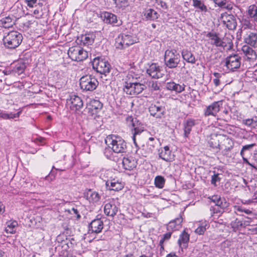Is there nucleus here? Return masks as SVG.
<instances>
[{
	"mask_svg": "<svg viewBox=\"0 0 257 257\" xmlns=\"http://www.w3.org/2000/svg\"><path fill=\"white\" fill-rule=\"evenodd\" d=\"M122 164L124 169L131 171L137 167V161L132 156H126L123 157Z\"/></svg>",
	"mask_w": 257,
	"mask_h": 257,
	"instance_id": "20",
	"label": "nucleus"
},
{
	"mask_svg": "<svg viewBox=\"0 0 257 257\" xmlns=\"http://www.w3.org/2000/svg\"><path fill=\"white\" fill-rule=\"evenodd\" d=\"M79 84L81 89L83 90L92 91L97 88L98 81L94 76L86 75L81 77Z\"/></svg>",
	"mask_w": 257,
	"mask_h": 257,
	"instance_id": "4",
	"label": "nucleus"
},
{
	"mask_svg": "<svg viewBox=\"0 0 257 257\" xmlns=\"http://www.w3.org/2000/svg\"><path fill=\"white\" fill-rule=\"evenodd\" d=\"M220 196L217 195H213L210 198V199L216 205L218 203V201L220 200Z\"/></svg>",
	"mask_w": 257,
	"mask_h": 257,
	"instance_id": "59",
	"label": "nucleus"
},
{
	"mask_svg": "<svg viewBox=\"0 0 257 257\" xmlns=\"http://www.w3.org/2000/svg\"><path fill=\"white\" fill-rule=\"evenodd\" d=\"M103 228V222L100 219L93 220L89 225L88 233L100 232Z\"/></svg>",
	"mask_w": 257,
	"mask_h": 257,
	"instance_id": "18",
	"label": "nucleus"
},
{
	"mask_svg": "<svg viewBox=\"0 0 257 257\" xmlns=\"http://www.w3.org/2000/svg\"><path fill=\"white\" fill-rule=\"evenodd\" d=\"M192 130V128L190 127H188L186 125L184 124V136L185 137H187L189 135V134L190 133L191 131Z\"/></svg>",
	"mask_w": 257,
	"mask_h": 257,
	"instance_id": "62",
	"label": "nucleus"
},
{
	"mask_svg": "<svg viewBox=\"0 0 257 257\" xmlns=\"http://www.w3.org/2000/svg\"><path fill=\"white\" fill-rule=\"evenodd\" d=\"M206 37L208 38V43L212 46L223 49L227 46L223 39L219 37V34L217 33L209 32L207 34Z\"/></svg>",
	"mask_w": 257,
	"mask_h": 257,
	"instance_id": "9",
	"label": "nucleus"
},
{
	"mask_svg": "<svg viewBox=\"0 0 257 257\" xmlns=\"http://www.w3.org/2000/svg\"><path fill=\"white\" fill-rule=\"evenodd\" d=\"M197 227L195 230V232L198 234L202 235L206 231L208 226V223L206 221H201L196 223Z\"/></svg>",
	"mask_w": 257,
	"mask_h": 257,
	"instance_id": "32",
	"label": "nucleus"
},
{
	"mask_svg": "<svg viewBox=\"0 0 257 257\" xmlns=\"http://www.w3.org/2000/svg\"><path fill=\"white\" fill-rule=\"evenodd\" d=\"M100 18L103 21L112 26H118L121 24V22L118 23L117 16L108 12H103L100 14Z\"/></svg>",
	"mask_w": 257,
	"mask_h": 257,
	"instance_id": "14",
	"label": "nucleus"
},
{
	"mask_svg": "<svg viewBox=\"0 0 257 257\" xmlns=\"http://www.w3.org/2000/svg\"><path fill=\"white\" fill-rule=\"evenodd\" d=\"M220 18L223 24L229 30H234L236 28L237 23L233 15L224 13L221 14Z\"/></svg>",
	"mask_w": 257,
	"mask_h": 257,
	"instance_id": "12",
	"label": "nucleus"
},
{
	"mask_svg": "<svg viewBox=\"0 0 257 257\" xmlns=\"http://www.w3.org/2000/svg\"><path fill=\"white\" fill-rule=\"evenodd\" d=\"M147 73L153 78L158 79L161 76V71L159 66L152 64L147 70Z\"/></svg>",
	"mask_w": 257,
	"mask_h": 257,
	"instance_id": "25",
	"label": "nucleus"
},
{
	"mask_svg": "<svg viewBox=\"0 0 257 257\" xmlns=\"http://www.w3.org/2000/svg\"><path fill=\"white\" fill-rule=\"evenodd\" d=\"M243 123L246 125L254 128L253 117L250 119H246L243 120Z\"/></svg>",
	"mask_w": 257,
	"mask_h": 257,
	"instance_id": "56",
	"label": "nucleus"
},
{
	"mask_svg": "<svg viewBox=\"0 0 257 257\" xmlns=\"http://www.w3.org/2000/svg\"><path fill=\"white\" fill-rule=\"evenodd\" d=\"M248 14L257 22V7L254 5H250L248 8Z\"/></svg>",
	"mask_w": 257,
	"mask_h": 257,
	"instance_id": "41",
	"label": "nucleus"
},
{
	"mask_svg": "<svg viewBox=\"0 0 257 257\" xmlns=\"http://www.w3.org/2000/svg\"><path fill=\"white\" fill-rule=\"evenodd\" d=\"M244 42L247 45L257 48V33L253 32H246L244 36Z\"/></svg>",
	"mask_w": 257,
	"mask_h": 257,
	"instance_id": "19",
	"label": "nucleus"
},
{
	"mask_svg": "<svg viewBox=\"0 0 257 257\" xmlns=\"http://www.w3.org/2000/svg\"><path fill=\"white\" fill-rule=\"evenodd\" d=\"M14 25L12 18L10 17H6L0 20V25L1 27L9 28L12 27Z\"/></svg>",
	"mask_w": 257,
	"mask_h": 257,
	"instance_id": "36",
	"label": "nucleus"
},
{
	"mask_svg": "<svg viewBox=\"0 0 257 257\" xmlns=\"http://www.w3.org/2000/svg\"><path fill=\"white\" fill-rule=\"evenodd\" d=\"M21 113V111H18L17 113H14L13 112L7 113L5 111L0 112V118L5 119H13L15 118H18Z\"/></svg>",
	"mask_w": 257,
	"mask_h": 257,
	"instance_id": "35",
	"label": "nucleus"
},
{
	"mask_svg": "<svg viewBox=\"0 0 257 257\" xmlns=\"http://www.w3.org/2000/svg\"><path fill=\"white\" fill-rule=\"evenodd\" d=\"M223 136L221 135H214L212 136L209 141V144L211 147L214 149H219L220 143Z\"/></svg>",
	"mask_w": 257,
	"mask_h": 257,
	"instance_id": "28",
	"label": "nucleus"
},
{
	"mask_svg": "<svg viewBox=\"0 0 257 257\" xmlns=\"http://www.w3.org/2000/svg\"><path fill=\"white\" fill-rule=\"evenodd\" d=\"M95 36L93 34H87L82 37V41L84 45H89L92 44L94 41Z\"/></svg>",
	"mask_w": 257,
	"mask_h": 257,
	"instance_id": "42",
	"label": "nucleus"
},
{
	"mask_svg": "<svg viewBox=\"0 0 257 257\" xmlns=\"http://www.w3.org/2000/svg\"><path fill=\"white\" fill-rule=\"evenodd\" d=\"M25 69L26 65L24 63H18L16 65L14 71L18 75H20L24 72Z\"/></svg>",
	"mask_w": 257,
	"mask_h": 257,
	"instance_id": "46",
	"label": "nucleus"
},
{
	"mask_svg": "<svg viewBox=\"0 0 257 257\" xmlns=\"http://www.w3.org/2000/svg\"><path fill=\"white\" fill-rule=\"evenodd\" d=\"M5 231L7 233H15L18 227V222L15 220H10L7 222Z\"/></svg>",
	"mask_w": 257,
	"mask_h": 257,
	"instance_id": "31",
	"label": "nucleus"
},
{
	"mask_svg": "<svg viewBox=\"0 0 257 257\" xmlns=\"http://www.w3.org/2000/svg\"><path fill=\"white\" fill-rule=\"evenodd\" d=\"M193 6L199 9L200 11L206 13L208 11L207 7L200 0H192Z\"/></svg>",
	"mask_w": 257,
	"mask_h": 257,
	"instance_id": "39",
	"label": "nucleus"
},
{
	"mask_svg": "<svg viewBox=\"0 0 257 257\" xmlns=\"http://www.w3.org/2000/svg\"><path fill=\"white\" fill-rule=\"evenodd\" d=\"M126 47L137 42V38L131 35L121 34Z\"/></svg>",
	"mask_w": 257,
	"mask_h": 257,
	"instance_id": "33",
	"label": "nucleus"
},
{
	"mask_svg": "<svg viewBox=\"0 0 257 257\" xmlns=\"http://www.w3.org/2000/svg\"><path fill=\"white\" fill-rule=\"evenodd\" d=\"M184 124L192 128V127L195 125V120L194 119L189 118L186 120V122Z\"/></svg>",
	"mask_w": 257,
	"mask_h": 257,
	"instance_id": "60",
	"label": "nucleus"
},
{
	"mask_svg": "<svg viewBox=\"0 0 257 257\" xmlns=\"http://www.w3.org/2000/svg\"><path fill=\"white\" fill-rule=\"evenodd\" d=\"M144 16L147 20H154L158 18V14L155 10L150 9L145 12Z\"/></svg>",
	"mask_w": 257,
	"mask_h": 257,
	"instance_id": "37",
	"label": "nucleus"
},
{
	"mask_svg": "<svg viewBox=\"0 0 257 257\" xmlns=\"http://www.w3.org/2000/svg\"><path fill=\"white\" fill-rule=\"evenodd\" d=\"M216 206L220 207L222 209H225L228 207L229 203L226 201V199L223 197H220L219 201Z\"/></svg>",
	"mask_w": 257,
	"mask_h": 257,
	"instance_id": "53",
	"label": "nucleus"
},
{
	"mask_svg": "<svg viewBox=\"0 0 257 257\" xmlns=\"http://www.w3.org/2000/svg\"><path fill=\"white\" fill-rule=\"evenodd\" d=\"M84 196L90 203L95 205L100 204L101 195L98 192L93 191L91 189H89L84 193Z\"/></svg>",
	"mask_w": 257,
	"mask_h": 257,
	"instance_id": "16",
	"label": "nucleus"
},
{
	"mask_svg": "<svg viewBox=\"0 0 257 257\" xmlns=\"http://www.w3.org/2000/svg\"><path fill=\"white\" fill-rule=\"evenodd\" d=\"M241 51L245 58L249 61H254L256 59L255 52L248 45H244L242 47Z\"/></svg>",
	"mask_w": 257,
	"mask_h": 257,
	"instance_id": "24",
	"label": "nucleus"
},
{
	"mask_svg": "<svg viewBox=\"0 0 257 257\" xmlns=\"http://www.w3.org/2000/svg\"><path fill=\"white\" fill-rule=\"evenodd\" d=\"M126 120L127 124L129 125H131L133 127L132 130L133 134L132 139L134 144L137 146L136 136L140 135L144 131V128L142 125H140L137 118H134L132 116H128L126 118Z\"/></svg>",
	"mask_w": 257,
	"mask_h": 257,
	"instance_id": "7",
	"label": "nucleus"
},
{
	"mask_svg": "<svg viewBox=\"0 0 257 257\" xmlns=\"http://www.w3.org/2000/svg\"><path fill=\"white\" fill-rule=\"evenodd\" d=\"M255 144L244 145L242 147L240 153V154L243 159V162L250 166H252V165L249 163L246 156L247 154L250 153L251 150L254 146H255Z\"/></svg>",
	"mask_w": 257,
	"mask_h": 257,
	"instance_id": "26",
	"label": "nucleus"
},
{
	"mask_svg": "<svg viewBox=\"0 0 257 257\" xmlns=\"http://www.w3.org/2000/svg\"><path fill=\"white\" fill-rule=\"evenodd\" d=\"M23 37L20 33L12 31L6 33L3 37V42L5 47L8 49H15L22 43Z\"/></svg>",
	"mask_w": 257,
	"mask_h": 257,
	"instance_id": "1",
	"label": "nucleus"
},
{
	"mask_svg": "<svg viewBox=\"0 0 257 257\" xmlns=\"http://www.w3.org/2000/svg\"><path fill=\"white\" fill-rule=\"evenodd\" d=\"M180 55L176 51L167 50L164 55L165 65L170 68H176L180 62Z\"/></svg>",
	"mask_w": 257,
	"mask_h": 257,
	"instance_id": "6",
	"label": "nucleus"
},
{
	"mask_svg": "<svg viewBox=\"0 0 257 257\" xmlns=\"http://www.w3.org/2000/svg\"><path fill=\"white\" fill-rule=\"evenodd\" d=\"M222 104V101H215L210 105L207 106L204 110L205 116H215L219 111L220 108Z\"/></svg>",
	"mask_w": 257,
	"mask_h": 257,
	"instance_id": "13",
	"label": "nucleus"
},
{
	"mask_svg": "<svg viewBox=\"0 0 257 257\" xmlns=\"http://www.w3.org/2000/svg\"><path fill=\"white\" fill-rule=\"evenodd\" d=\"M27 6L30 8H33L36 6L37 3V0H25Z\"/></svg>",
	"mask_w": 257,
	"mask_h": 257,
	"instance_id": "58",
	"label": "nucleus"
},
{
	"mask_svg": "<svg viewBox=\"0 0 257 257\" xmlns=\"http://www.w3.org/2000/svg\"><path fill=\"white\" fill-rule=\"evenodd\" d=\"M222 139L219 150H222L223 154H227L232 149L233 142L231 139L224 136Z\"/></svg>",
	"mask_w": 257,
	"mask_h": 257,
	"instance_id": "21",
	"label": "nucleus"
},
{
	"mask_svg": "<svg viewBox=\"0 0 257 257\" xmlns=\"http://www.w3.org/2000/svg\"><path fill=\"white\" fill-rule=\"evenodd\" d=\"M30 181L31 179L30 178L26 179L25 181H23L24 183L22 184V186L24 187L32 189L35 186V184L33 185L32 183L30 182Z\"/></svg>",
	"mask_w": 257,
	"mask_h": 257,
	"instance_id": "54",
	"label": "nucleus"
},
{
	"mask_svg": "<svg viewBox=\"0 0 257 257\" xmlns=\"http://www.w3.org/2000/svg\"><path fill=\"white\" fill-rule=\"evenodd\" d=\"M116 7L121 10H124L128 6V0H113Z\"/></svg>",
	"mask_w": 257,
	"mask_h": 257,
	"instance_id": "44",
	"label": "nucleus"
},
{
	"mask_svg": "<svg viewBox=\"0 0 257 257\" xmlns=\"http://www.w3.org/2000/svg\"><path fill=\"white\" fill-rule=\"evenodd\" d=\"M137 82H133V73L132 72L129 73L124 79L123 85L130 86L135 84Z\"/></svg>",
	"mask_w": 257,
	"mask_h": 257,
	"instance_id": "48",
	"label": "nucleus"
},
{
	"mask_svg": "<svg viewBox=\"0 0 257 257\" xmlns=\"http://www.w3.org/2000/svg\"><path fill=\"white\" fill-rule=\"evenodd\" d=\"M189 234L184 230L180 235L178 239V244L182 248H185L188 246V243L189 240Z\"/></svg>",
	"mask_w": 257,
	"mask_h": 257,
	"instance_id": "27",
	"label": "nucleus"
},
{
	"mask_svg": "<svg viewBox=\"0 0 257 257\" xmlns=\"http://www.w3.org/2000/svg\"><path fill=\"white\" fill-rule=\"evenodd\" d=\"M234 211L235 213L237 215H239L238 213L244 212L247 214H250L252 213V211L249 209L244 208L241 206L234 205L233 206Z\"/></svg>",
	"mask_w": 257,
	"mask_h": 257,
	"instance_id": "45",
	"label": "nucleus"
},
{
	"mask_svg": "<svg viewBox=\"0 0 257 257\" xmlns=\"http://www.w3.org/2000/svg\"><path fill=\"white\" fill-rule=\"evenodd\" d=\"M104 181L107 188L110 190L118 191L124 187L123 183L118 179H111Z\"/></svg>",
	"mask_w": 257,
	"mask_h": 257,
	"instance_id": "15",
	"label": "nucleus"
},
{
	"mask_svg": "<svg viewBox=\"0 0 257 257\" xmlns=\"http://www.w3.org/2000/svg\"><path fill=\"white\" fill-rule=\"evenodd\" d=\"M71 103L70 108L73 110H78L81 109L83 102L81 98L75 94H72L70 96V99L67 100Z\"/></svg>",
	"mask_w": 257,
	"mask_h": 257,
	"instance_id": "17",
	"label": "nucleus"
},
{
	"mask_svg": "<svg viewBox=\"0 0 257 257\" xmlns=\"http://www.w3.org/2000/svg\"><path fill=\"white\" fill-rule=\"evenodd\" d=\"M220 180V178L218 177V174H214L212 176L211 183L212 184L214 185L215 186H216V183L217 181H219Z\"/></svg>",
	"mask_w": 257,
	"mask_h": 257,
	"instance_id": "57",
	"label": "nucleus"
},
{
	"mask_svg": "<svg viewBox=\"0 0 257 257\" xmlns=\"http://www.w3.org/2000/svg\"><path fill=\"white\" fill-rule=\"evenodd\" d=\"M65 212L71 215L72 217H76L77 219H80L81 217L79 211L74 207L71 209H65Z\"/></svg>",
	"mask_w": 257,
	"mask_h": 257,
	"instance_id": "47",
	"label": "nucleus"
},
{
	"mask_svg": "<svg viewBox=\"0 0 257 257\" xmlns=\"http://www.w3.org/2000/svg\"><path fill=\"white\" fill-rule=\"evenodd\" d=\"M213 74L215 77V78L213 80V83L215 86H218L220 85V79L224 76V74L223 73H220L218 72H214Z\"/></svg>",
	"mask_w": 257,
	"mask_h": 257,
	"instance_id": "50",
	"label": "nucleus"
},
{
	"mask_svg": "<svg viewBox=\"0 0 257 257\" xmlns=\"http://www.w3.org/2000/svg\"><path fill=\"white\" fill-rule=\"evenodd\" d=\"M149 110L150 113V114L156 117V118H160L161 116V106L159 105V103H158V105L156 104H151L149 108Z\"/></svg>",
	"mask_w": 257,
	"mask_h": 257,
	"instance_id": "30",
	"label": "nucleus"
},
{
	"mask_svg": "<svg viewBox=\"0 0 257 257\" xmlns=\"http://www.w3.org/2000/svg\"><path fill=\"white\" fill-rule=\"evenodd\" d=\"M112 152L113 151L111 148L108 146V148H106L104 149L103 153L107 159L116 162L117 158L114 156V153Z\"/></svg>",
	"mask_w": 257,
	"mask_h": 257,
	"instance_id": "40",
	"label": "nucleus"
},
{
	"mask_svg": "<svg viewBox=\"0 0 257 257\" xmlns=\"http://www.w3.org/2000/svg\"><path fill=\"white\" fill-rule=\"evenodd\" d=\"M254 161V165L257 166V150H254L251 154V159Z\"/></svg>",
	"mask_w": 257,
	"mask_h": 257,
	"instance_id": "61",
	"label": "nucleus"
},
{
	"mask_svg": "<svg viewBox=\"0 0 257 257\" xmlns=\"http://www.w3.org/2000/svg\"><path fill=\"white\" fill-rule=\"evenodd\" d=\"M182 56L184 60L188 63L194 64L196 62L195 56L191 51L188 50H183L182 51Z\"/></svg>",
	"mask_w": 257,
	"mask_h": 257,
	"instance_id": "29",
	"label": "nucleus"
},
{
	"mask_svg": "<svg viewBox=\"0 0 257 257\" xmlns=\"http://www.w3.org/2000/svg\"><path fill=\"white\" fill-rule=\"evenodd\" d=\"M230 225L234 231L239 230L241 228L244 227L246 225L245 222L243 223L242 220L237 218L232 221Z\"/></svg>",
	"mask_w": 257,
	"mask_h": 257,
	"instance_id": "34",
	"label": "nucleus"
},
{
	"mask_svg": "<svg viewBox=\"0 0 257 257\" xmlns=\"http://www.w3.org/2000/svg\"><path fill=\"white\" fill-rule=\"evenodd\" d=\"M241 57L237 54L230 55L225 59V65L228 69L234 71L240 67Z\"/></svg>",
	"mask_w": 257,
	"mask_h": 257,
	"instance_id": "8",
	"label": "nucleus"
},
{
	"mask_svg": "<svg viewBox=\"0 0 257 257\" xmlns=\"http://www.w3.org/2000/svg\"><path fill=\"white\" fill-rule=\"evenodd\" d=\"M118 211V207L116 205V201L113 198L107 200L104 206V213L108 216L114 217Z\"/></svg>",
	"mask_w": 257,
	"mask_h": 257,
	"instance_id": "10",
	"label": "nucleus"
},
{
	"mask_svg": "<svg viewBox=\"0 0 257 257\" xmlns=\"http://www.w3.org/2000/svg\"><path fill=\"white\" fill-rule=\"evenodd\" d=\"M92 68L97 72L106 75L110 72L111 65L109 62L102 57H97L92 62Z\"/></svg>",
	"mask_w": 257,
	"mask_h": 257,
	"instance_id": "3",
	"label": "nucleus"
},
{
	"mask_svg": "<svg viewBox=\"0 0 257 257\" xmlns=\"http://www.w3.org/2000/svg\"><path fill=\"white\" fill-rule=\"evenodd\" d=\"M173 159L171 151L168 146L164 147V153L162 155V159L166 161H171Z\"/></svg>",
	"mask_w": 257,
	"mask_h": 257,
	"instance_id": "38",
	"label": "nucleus"
},
{
	"mask_svg": "<svg viewBox=\"0 0 257 257\" xmlns=\"http://www.w3.org/2000/svg\"><path fill=\"white\" fill-rule=\"evenodd\" d=\"M145 85L138 82L132 85H123V90L127 94L136 95L143 92L145 89Z\"/></svg>",
	"mask_w": 257,
	"mask_h": 257,
	"instance_id": "11",
	"label": "nucleus"
},
{
	"mask_svg": "<svg viewBox=\"0 0 257 257\" xmlns=\"http://www.w3.org/2000/svg\"><path fill=\"white\" fill-rule=\"evenodd\" d=\"M102 103L98 99H91L88 106L89 112L92 114L97 113L102 108Z\"/></svg>",
	"mask_w": 257,
	"mask_h": 257,
	"instance_id": "23",
	"label": "nucleus"
},
{
	"mask_svg": "<svg viewBox=\"0 0 257 257\" xmlns=\"http://www.w3.org/2000/svg\"><path fill=\"white\" fill-rule=\"evenodd\" d=\"M60 247L63 249V251H67V250L69 248V246L68 245V241L66 240H63L60 244V245H58L56 247V249H59Z\"/></svg>",
	"mask_w": 257,
	"mask_h": 257,
	"instance_id": "55",
	"label": "nucleus"
},
{
	"mask_svg": "<svg viewBox=\"0 0 257 257\" xmlns=\"http://www.w3.org/2000/svg\"><path fill=\"white\" fill-rule=\"evenodd\" d=\"M249 29H252V25L251 24L249 21L247 20H245L244 22L242 23L241 31L245 32H248L247 30Z\"/></svg>",
	"mask_w": 257,
	"mask_h": 257,
	"instance_id": "52",
	"label": "nucleus"
},
{
	"mask_svg": "<svg viewBox=\"0 0 257 257\" xmlns=\"http://www.w3.org/2000/svg\"><path fill=\"white\" fill-rule=\"evenodd\" d=\"M172 231L171 230L168 231L167 233L164 235L163 238V239H162V243H163V241L168 240L170 238L172 234Z\"/></svg>",
	"mask_w": 257,
	"mask_h": 257,
	"instance_id": "63",
	"label": "nucleus"
},
{
	"mask_svg": "<svg viewBox=\"0 0 257 257\" xmlns=\"http://www.w3.org/2000/svg\"><path fill=\"white\" fill-rule=\"evenodd\" d=\"M155 184L158 188H161V176H157L155 179Z\"/></svg>",
	"mask_w": 257,
	"mask_h": 257,
	"instance_id": "64",
	"label": "nucleus"
},
{
	"mask_svg": "<svg viewBox=\"0 0 257 257\" xmlns=\"http://www.w3.org/2000/svg\"><path fill=\"white\" fill-rule=\"evenodd\" d=\"M183 221L182 217L181 215L179 217L175 219L170 221L167 225V229L168 231H175L180 229L182 227V222Z\"/></svg>",
	"mask_w": 257,
	"mask_h": 257,
	"instance_id": "22",
	"label": "nucleus"
},
{
	"mask_svg": "<svg viewBox=\"0 0 257 257\" xmlns=\"http://www.w3.org/2000/svg\"><path fill=\"white\" fill-rule=\"evenodd\" d=\"M150 86L152 90H158L161 86V82L158 80H153L150 82Z\"/></svg>",
	"mask_w": 257,
	"mask_h": 257,
	"instance_id": "51",
	"label": "nucleus"
},
{
	"mask_svg": "<svg viewBox=\"0 0 257 257\" xmlns=\"http://www.w3.org/2000/svg\"><path fill=\"white\" fill-rule=\"evenodd\" d=\"M115 46L116 49H122L126 48L124 43H123V40L121 34L118 36V37L115 39Z\"/></svg>",
	"mask_w": 257,
	"mask_h": 257,
	"instance_id": "43",
	"label": "nucleus"
},
{
	"mask_svg": "<svg viewBox=\"0 0 257 257\" xmlns=\"http://www.w3.org/2000/svg\"><path fill=\"white\" fill-rule=\"evenodd\" d=\"M68 55L73 61H81L88 57V52L79 46L69 48Z\"/></svg>",
	"mask_w": 257,
	"mask_h": 257,
	"instance_id": "5",
	"label": "nucleus"
},
{
	"mask_svg": "<svg viewBox=\"0 0 257 257\" xmlns=\"http://www.w3.org/2000/svg\"><path fill=\"white\" fill-rule=\"evenodd\" d=\"M106 144L111 148L113 153H126L127 145L125 141L120 136L111 135L106 137L105 140Z\"/></svg>",
	"mask_w": 257,
	"mask_h": 257,
	"instance_id": "2",
	"label": "nucleus"
},
{
	"mask_svg": "<svg viewBox=\"0 0 257 257\" xmlns=\"http://www.w3.org/2000/svg\"><path fill=\"white\" fill-rule=\"evenodd\" d=\"M185 85L184 84H180L173 82L172 91H175L177 93H181L185 90Z\"/></svg>",
	"mask_w": 257,
	"mask_h": 257,
	"instance_id": "49",
	"label": "nucleus"
}]
</instances>
